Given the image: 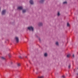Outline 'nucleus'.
Wrapping results in <instances>:
<instances>
[{"label":"nucleus","mask_w":78,"mask_h":78,"mask_svg":"<svg viewBox=\"0 0 78 78\" xmlns=\"http://www.w3.org/2000/svg\"><path fill=\"white\" fill-rule=\"evenodd\" d=\"M28 30H32V31H34V28L33 27L31 26L27 28Z\"/></svg>","instance_id":"nucleus-1"},{"label":"nucleus","mask_w":78,"mask_h":78,"mask_svg":"<svg viewBox=\"0 0 78 78\" xmlns=\"http://www.w3.org/2000/svg\"><path fill=\"white\" fill-rule=\"evenodd\" d=\"M1 58L3 60L5 59V58L3 57H2Z\"/></svg>","instance_id":"nucleus-11"},{"label":"nucleus","mask_w":78,"mask_h":78,"mask_svg":"<svg viewBox=\"0 0 78 78\" xmlns=\"http://www.w3.org/2000/svg\"><path fill=\"white\" fill-rule=\"evenodd\" d=\"M15 39L16 41V42L18 43L19 41L18 38L17 37H15Z\"/></svg>","instance_id":"nucleus-2"},{"label":"nucleus","mask_w":78,"mask_h":78,"mask_svg":"<svg viewBox=\"0 0 78 78\" xmlns=\"http://www.w3.org/2000/svg\"><path fill=\"white\" fill-rule=\"evenodd\" d=\"M70 67H71V65H69V69H70Z\"/></svg>","instance_id":"nucleus-18"},{"label":"nucleus","mask_w":78,"mask_h":78,"mask_svg":"<svg viewBox=\"0 0 78 78\" xmlns=\"http://www.w3.org/2000/svg\"><path fill=\"white\" fill-rule=\"evenodd\" d=\"M47 53H45L44 54V56L45 57H46L47 56Z\"/></svg>","instance_id":"nucleus-12"},{"label":"nucleus","mask_w":78,"mask_h":78,"mask_svg":"<svg viewBox=\"0 0 78 78\" xmlns=\"http://www.w3.org/2000/svg\"><path fill=\"white\" fill-rule=\"evenodd\" d=\"M77 75H78V73L77 74Z\"/></svg>","instance_id":"nucleus-24"},{"label":"nucleus","mask_w":78,"mask_h":78,"mask_svg":"<svg viewBox=\"0 0 78 78\" xmlns=\"http://www.w3.org/2000/svg\"><path fill=\"white\" fill-rule=\"evenodd\" d=\"M44 77L43 76H42L40 77L38 76V78H43Z\"/></svg>","instance_id":"nucleus-10"},{"label":"nucleus","mask_w":78,"mask_h":78,"mask_svg":"<svg viewBox=\"0 0 78 78\" xmlns=\"http://www.w3.org/2000/svg\"><path fill=\"white\" fill-rule=\"evenodd\" d=\"M39 40L40 41V39H39Z\"/></svg>","instance_id":"nucleus-23"},{"label":"nucleus","mask_w":78,"mask_h":78,"mask_svg":"<svg viewBox=\"0 0 78 78\" xmlns=\"http://www.w3.org/2000/svg\"><path fill=\"white\" fill-rule=\"evenodd\" d=\"M38 25L39 26H42V24L41 23H40L38 24Z\"/></svg>","instance_id":"nucleus-6"},{"label":"nucleus","mask_w":78,"mask_h":78,"mask_svg":"<svg viewBox=\"0 0 78 78\" xmlns=\"http://www.w3.org/2000/svg\"><path fill=\"white\" fill-rule=\"evenodd\" d=\"M30 3L31 5H33L34 4V2L33 0H30Z\"/></svg>","instance_id":"nucleus-5"},{"label":"nucleus","mask_w":78,"mask_h":78,"mask_svg":"<svg viewBox=\"0 0 78 78\" xmlns=\"http://www.w3.org/2000/svg\"><path fill=\"white\" fill-rule=\"evenodd\" d=\"M62 77H63V78H64L65 77V76H62Z\"/></svg>","instance_id":"nucleus-21"},{"label":"nucleus","mask_w":78,"mask_h":78,"mask_svg":"<svg viewBox=\"0 0 78 78\" xmlns=\"http://www.w3.org/2000/svg\"><path fill=\"white\" fill-rule=\"evenodd\" d=\"M25 58H27V56H25Z\"/></svg>","instance_id":"nucleus-22"},{"label":"nucleus","mask_w":78,"mask_h":78,"mask_svg":"<svg viewBox=\"0 0 78 78\" xmlns=\"http://www.w3.org/2000/svg\"><path fill=\"white\" fill-rule=\"evenodd\" d=\"M44 0H41L40 1V3H43L44 2Z\"/></svg>","instance_id":"nucleus-8"},{"label":"nucleus","mask_w":78,"mask_h":78,"mask_svg":"<svg viewBox=\"0 0 78 78\" xmlns=\"http://www.w3.org/2000/svg\"><path fill=\"white\" fill-rule=\"evenodd\" d=\"M26 12V10H23V12Z\"/></svg>","instance_id":"nucleus-15"},{"label":"nucleus","mask_w":78,"mask_h":78,"mask_svg":"<svg viewBox=\"0 0 78 78\" xmlns=\"http://www.w3.org/2000/svg\"><path fill=\"white\" fill-rule=\"evenodd\" d=\"M17 66L18 67H19L20 66V63H18Z\"/></svg>","instance_id":"nucleus-7"},{"label":"nucleus","mask_w":78,"mask_h":78,"mask_svg":"<svg viewBox=\"0 0 78 78\" xmlns=\"http://www.w3.org/2000/svg\"><path fill=\"white\" fill-rule=\"evenodd\" d=\"M19 58H22V57H21L20 56H19Z\"/></svg>","instance_id":"nucleus-19"},{"label":"nucleus","mask_w":78,"mask_h":78,"mask_svg":"<svg viewBox=\"0 0 78 78\" xmlns=\"http://www.w3.org/2000/svg\"><path fill=\"white\" fill-rule=\"evenodd\" d=\"M67 26L68 27H70V24H69V23H67Z\"/></svg>","instance_id":"nucleus-13"},{"label":"nucleus","mask_w":78,"mask_h":78,"mask_svg":"<svg viewBox=\"0 0 78 78\" xmlns=\"http://www.w3.org/2000/svg\"><path fill=\"white\" fill-rule=\"evenodd\" d=\"M56 45H57V46L58 45V42H56Z\"/></svg>","instance_id":"nucleus-14"},{"label":"nucleus","mask_w":78,"mask_h":78,"mask_svg":"<svg viewBox=\"0 0 78 78\" xmlns=\"http://www.w3.org/2000/svg\"><path fill=\"white\" fill-rule=\"evenodd\" d=\"M60 15V14L59 12H58V16H59Z\"/></svg>","instance_id":"nucleus-16"},{"label":"nucleus","mask_w":78,"mask_h":78,"mask_svg":"<svg viewBox=\"0 0 78 78\" xmlns=\"http://www.w3.org/2000/svg\"><path fill=\"white\" fill-rule=\"evenodd\" d=\"M23 8L21 6L18 7L17 8V9H20V10H21Z\"/></svg>","instance_id":"nucleus-4"},{"label":"nucleus","mask_w":78,"mask_h":78,"mask_svg":"<svg viewBox=\"0 0 78 78\" xmlns=\"http://www.w3.org/2000/svg\"><path fill=\"white\" fill-rule=\"evenodd\" d=\"M73 58H74V54H73Z\"/></svg>","instance_id":"nucleus-20"},{"label":"nucleus","mask_w":78,"mask_h":78,"mask_svg":"<svg viewBox=\"0 0 78 78\" xmlns=\"http://www.w3.org/2000/svg\"><path fill=\"white\" fill-rule=\"evenodd\" d=\"M5 13H6V10H3L2 13V15H4V14H5Z\"/></svg>","instance_id":"nucleus-3"},{"label":"nucleus","mask_w":78,"mask_h":78,"mask_svg":"<svg viewBox=\"0 0 78 78\" xmlns=\"http://www.w3.org/2000/svg\"><path fill=\"white\" fill-rule=\"evenodd\" d=\"M70 56H71L70 54H69L67 55V58H69Z\"/></svg>","instance_id":"nucleus-9"},{"label":"nucleus","mask_w":78,"mask_h":78,"mask_svg":"<svg viewBox=\"0 0 78 78\" xmlns=\"http://www.w3.org/2000/svg\"><path fill=\"white\" fill-rule=\"evenodd\" d=\"M67 3V2H63V4H66Z\"/></svg>","instance_id":"nucleus-17"}]
</instances>
